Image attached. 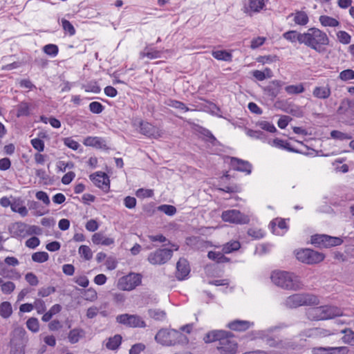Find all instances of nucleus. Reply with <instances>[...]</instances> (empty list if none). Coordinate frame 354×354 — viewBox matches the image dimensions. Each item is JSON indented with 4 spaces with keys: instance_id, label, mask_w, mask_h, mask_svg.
Here are the masks:
<instances>
[{
    "instance_id": "1",
    "label": "nucleus",
    "mask_w": 354,
    "mask_h": 354,
    "mask_svg": "<svg viewBox=\"0 0 354 354\" xmlns=\"http://www.w3.org/2000/svg\"><path fill=\"white\" fill-rule=\"evenodd\" d=\"M303 44L318 53H323L329 44V38L326 32L317 28H308L304 32Z\"/></svg>"
},
{
    "instance_id": "2",
    "label": "nucleus",
    "mask_w": 354,
    "mask_h": 354,
    "mask_svg": "<svg viewBox=\"0 0 354 354\" xmlns=\"http://www.w3.org/2000/svg\"><path fill=\"white\" fill-rule=\"evenodd\" d=\"M270 278L274 285L285 290L296 291L303 287L300 278L293 272L275 270Z\"/></svg>"
},
{
    "instance_id": "3",
    "label": "nucleus",
    "mask_w": 354,
    "mask_h": 354,
    "mask_svg": "<svg viewBox=\"0 0 354 354\" xmlns=\"http://www.w3.org/2000/svg\"><path fill=\"white\" fill-rule=\"evenodd\" d=\"M155 340L166 346L187 344L188 338L182 333L174 329H160L155 336Z\"/></svg>"
},
{
    "instance_id": "4",
    "label": "nucleus",
    "mask_w": 354,
    "mask_h": 354,
    "mask_svg": "<svg viewBox=\"0 0 354 354\" xmlns=\"http://www.w3.org/2000/svg\"><path fill=\"white\" fill-rule=\"evenodd\" d=\"M306 315L309 319L319 321L340 316L342 315V311L337 307L325 306L310 308L308 310Z\"/></svg>"
},
{
    "instance_id": "5",
    "label": "nucleus",
    "mask_w": 354,
    "mask_h": 354,
    "mask_svg": "<svg viewBox=\"0 0 354 354\" xmlns=\"http://www.w3.org/2000/svg\"><path fill=\"white\" fill-rule=\"evenodd\" d=\"M317 301V297L312 295L294 294L286 299L285 304L288 308H294L303 305L313 304Z\"/></svg>"
},
{
    "instance_id": "6",
    "label": "nucleus",
    "mask_w": 354,
    "mask_h": 354,
    "mask_svg": "<svg viewBox=\"0 0 354 354\" xmlns=\"http://www.w3.org/2000/svg\"><path fill=\"white\" fill-rule=\"evenodd\" d=\"M142 276L139 273L131 272L121 277L118 282V288L124 291L134 290L142 283Z\"/></svg>"
},
{
    "instance_id": "7",
    "label": "nucleus",
    "mask_w": 354,
    "mask_h": 354,
    "mask_svg": "<svg viewBox=\"0 0 354 354\" xmlns=\"http://www.w3.org/2000/svg\"><path fill=\"white\" fill-rule=\"evenodd\" d=\"M221 217L224 222L236 225L248 224L250 222L248 215L235 209L223 211Z\"/></svg>"
},
{
    "instance_id": "8",
    "label": "nucleus",
    "mask_w": 354,
    "mask_h": 354,
    "mask_svg": "<svg viewBox=\"0 0 354 354\" xmlns=\"http://www.w3.org/2000/svg\"><path fill=\"white\" fill-rule=\"evenodd\" d=\"M15 335L19 337L18 339L13 337L11 341V349L10 354H24V348L27 339L26 337V332L24 328L19 327L15 330Z\"/></svg>"
},
{
    "instance_id": "9",
    "label": "nucleus",
    "mask_w": 354,
    "mask_h": 354,
    "mask_svg": "<svg viewBox=\"0 0 354 354\" xmlns=\"http://www.w3.org/2000/svg\"><path fill=\"white\" fill-rule=\"evenodd\" d=\"M297 259L305 263L313 264L322 261L324 255L310 249H302L297 252Z\"/></svg>"
},
{
    "instance_id": "10",
    "label": "nucleus",
    "mask_w": 354,
    "mask_h": 354,
    "mask_svg": "<svg viewBox=\"0 0 354 354\" xmlns=\"http://www.w3.org/2000/svg\"><path fill=\"white\" fill-rule=\"evenodd\" d=\"M116 321L123 325L131 328H145L146 322L138 315H129L127 313L119 315L116 317Z\"/></svg>"
},
{
    "instance_id": "11",
    "label": "nucleus",
    "mask_w": 354,
    "mask_h": 354,
    "mask_svg": "<svg viewBox=\"0 0 354 354\" xmlns=\"http://www.w3.org/2000/svg\"><path fill=\"white\" fill-rule=\"evenodd\" d=\"M173 255L171 249H158L148 256V261L153 265L164 264L168 261Z\"/></svg>"
},
{
    "instance_id": "12",
    "label": "nucleus",
    "mask_w": 354,
    "mask_h": 354,
    "mask_svg": "<svg viewBox=\"0 0 354 354\" xmlns=\"http://www.w3.org/2000/svg\"><path fill=\"white\" fill-rule=\"evenodd\" d=\"M232 334L225 336L221 343L217 346V350L220 354H236L238 351V344L232 339Z\"/></svg>"
},
{
    "instance_id": "13",
    "label": "nucleus",
    "mask_w": 354,
    "mask_h": 354,
    "mask_svg": "<svg viewBox=\"0 0 354 354\" xmlns=\"http://www.w3.org/2000/svg\"><path fill=\"white\" fill-rule=\"evenodd\" d=\"M312 243L320 247L328 248L340 245L342 240L339 238L322 234L313 237Z\"/></svg>"
},
{
    "instance_id": "14",
    "label": "nucleus",
    "mask_w": 354,
    "mask_h": 354,
    "mask_svg": "<svg viewBox=\"0 0 354 354\" xmlns=\"http://www.w3.org/2000/svg\"><path fill=\"white\" fill-rule=\"evenodd\" d=\"M140 132L149 138H159L162 137L163 133L157 127L152 125L147 122H141L140 124Z\"/></svg>"
},
{
    "instance_id": "15",
    "label": "nucleus",
    "mask_w": 354,
    "mask_h": 354,
    "mask_svg": "<svg viewBox=\"0 0 354 354\" xmlns=\"http://www.w3.org/2000/svg\"><path fill=\"white\" fill-rule=\"evenodd\" d=\"M272 232L277 236L284 235L288 230V226L285 219L277 218L273 219L269 224Z\"/></svg>"
},
{
    "instance_id": "16",
    "label": "nucleus",
    "mask_w": 354,
    "mask_h": 354,
    "mask_svg": "<svg viewBox=\"0 0 354 354\" xmlns=\"http://www.w3.org/2000/svg\"><path fill=\"white\" fill-rule=\"evenodd\" d=\"M90 179L98 187L104 190L109 189V179L108 176L104 172H97L90 175Z\"/></svg>"
},
{
    "instance_id": "17",
    "label": "nucleus",
    "mask_w": 354,
    "mask_h": 354,
    "mask_svg": "<svg viewBox=\"0 0 354 354\" xmlns=\"http://www.w3.org/2000/svg\"><path fill=\"white\" fill-rule=\"evenodd\" d=\"M283 85V82L279 80H274L271 81L269 84L263 88V90L267 95L270 97L272 99H274L280 93L281 87Z\"/></svg>"
},
{
    "instance_id": "18",
    "label": "nucleus",
    "mask_w": 354,
    "mask_h": 354,
    "mask_svg": "<svg viewBox=\"0 0 354 354\" xmlns=\"http://www.w3.org/2000/svg\"><path fill=\"white\" fill-rule=\"evenodd\" d=\"M28 224L23 222L15 223L10 227V233L12 236L24 239L28 236Z\"/></svg>"
},
{
    "instance_id": "19",
    "label": "nucleus",
    "mask_w": 354,
    "mask_h": 354,
    "mask_svg": "<svg viewBox=\"0 0 354 354\" xmlns=\"http://www.w3.org/2000/svg\"><path fill=\"white\" fill-rule=\"evenodd\" d=\"M11 209L12 212L18 213L21 216L25 217L28 214V210L24 205V201L19 197H12Z\"/></svg>"
},
{
    "instance_id": "20",
    "label": "nucleus",
    "mask_w": 354,
    "mask_h": 354,
    "mask_svg": "<svg viewBox=\"0 0 354 354\" xmlns=\"http://www.w3.org/2000/svg\"><path fill=\"white\" fill-rule=\"evenodd\" d=\"M231 166L234 169L245 172L246 174H250L252 171V165L249 162L237 158H232Z\"/></svg>"
},
{
    "instance_id": "21",
    "label": "nucleus",
    "mask_w": 354,
    "mask_h": 354,
    "mask_svg": "<svg viewBox=\"0 0 354 354\" xmlns=\"http://www.w3.org/2000/svg\"><path fill=\"white\" fill-rule=\"evenodd\" d=\"M228 335H230V332L223 330H214L209 331L204 336L203 341L207 344L218 341V344H220L221 340Z\"/></svg>"
},
{
    "instance_id": "22",
    "label": "nucleus",
    "mask_w": 354,
    "mask_h": 354,
    "mask_svg": "<svg viewBox=\"0 0 354 354\" xmlns=\"http://www.w3.org/2000/svg\"><path fill=\"white\" fill-rule=\"evenodd\" d=\"M254 323L246 321V320H240V319H235L230 322H229L227 325V328H229L230 330L239 331V332H243L245 331L246 330L249 329L252 326H253Z\"/></svg>"
},
{
    "instance_id": "23",
    "label": "nucleus",
    "mask_w": 354,
    "mask_h": 354,
    "mask_svg": "<svg viewBox=\"0 0 354 354\" xmlns=\"http://www.w3.org/2000/svg\"><path fill=\"white\" fill-rule=\"evenodd\" d=\"M176 277L179 280L184 279L189 273V263L185 259L180 258L176 263Z\"/></svg>"
},
{
    "instance_id": "24",
    "label": "nucleus",
    "mask_w": 354,
    "mask_h": 354,
    "mask_svg": "<svg viewBox=\"0 0 354 354\" xmlns=\"http://www.w3.org/2000/svg\"><path fill=\"white\" fill-rule=\"evenodd\" d=\"M348 349L346 346L317 348L313 350V354H346Z\"/></svg>"
},
{
    "instance_id": "25",
    "label": "nucleus",
    "mask_w": 354,
    "mask_h": 354,
    "mask_svg": "<svg viewBox=\"0 0 354 354\" xmlns=\"http://www.w3.org/2000/svg\"><path fill=\"white\" fill-rule=\"evenodd\" d=\"M292 17L296 25L304 26L309 22L308 14L302 10H296L288 15V18Z\"/></svg>"
},
{
    "instance_id": "26",
    "label": "nucleus",
    "mask_w": 354,
    "mask_h": 354,
    "mask_svg": "<svg viewBox=\"0 0 354 354\" xmlns=\"http://www.w3.org/2000/svg\"><path fill=\"white\" fill-rule=\"evenodd\" d=\"M264 6V0H250L248 6L245 8L244 12L250 15H252L253 12H260Z\"/></svg>"
},
{
    "instance_id": "27",
    "label": "nucleus",
    "mask_w": 354,
    "mask_h": 354,
    "mask_svg": "<svg viewBox=\"0 0 354 354\" xmlns=\"http://www.w3.org/2000/svg\"><path fill=\"white\" fill-rule=\"evenodd\" d=\"M91 240L95 245L108 246L114 243V239L113 238L107 237L101 232H97L93 234Z\"/></svg>"
},
{
    "instance_id": "28",
    "label": "nucleus",
    "mask_w": 354,
    "mask_h": 354,
    "mask_svg": "<svg viewBox=\"0 0 354 354\" xmlns=\"http://www.w3.org/2000/svg\"><path fill=\"white\" fill-rule=\"evenodd\" d=\"M86 332L81 328H75L71 330L68 334V339L70 343L75 344L81 339L85 337Z\"/></svg>"
},
{
    "instance_id": "29",
    "label": "nucleus",
    "mask_w": 354,
    "mask_h": 354,
    "mask_svg": "<svg viewBox=\"0 0 354 354\" xmlns=\"http://www.w3.org/2000/svg\"><path fill=\"white\" fill-rule=\"evenodd\" d=\"M83 144L86 146L93 147L97 148H104L106 147V144L104 140L100 137L97 136H88L86 137L83 142Z\"/></svg>"
},
{
    "instance_id": "30",
    "label": "nucleus",
    "mask_w": 354,
    "mask_h": 354,
    "mask_svg": "<svg viewBox=\"0 0 354 354\" xmlns=\"http://www.w3.org/2000/svg\"><path fill=\"white\" fill-rule=\"evenodd\" d=\"M283 38L287 41L295 43L298 41L300 44H303L304 32H298L296 30H288L283 34Z\"/></svg>"
},
{
    "instance_id": "31",
    "label": "nucleus",
    "mask_w": 354,
    "mask_h": 354,
    "mask_svg": "<svg viewBox=\"0 0 354 354\" xmlns=\"http://www.w3.org/2000/svg\"><path fill=\"white\" fill-rule=\"evenodd\" d=\"M331 91L328 86H316L313 91L314 97L325 100L330 95Z\"/></svg>"
},
{
    "instance_id": "32",
    "label": "nucleus",
    "mask_w": 354,
    "mask_h": 354,
    "mask_svg": "<svg viewBox=\"0 0 354 354\" xmlns=\"http://www.w3.org/2000/svg\"><path fill=\"white\" fill-rule=\"evenodd\" d=\"M122 336L120 335H115L108 338L105 342V346L109 350H116L119 348L122 343Z\"/></svg>"
},
{
    "instance_id": "33",
    "label": "nucleus",
    "mask_w": 354,
    "mask_h": 354,
    "mask_svg": "<svg viewBox=\"0 0 354 354\" xmlns=\"http://www.w3.org/2000/svg\"><path fill=\"white\" fill-rule=\"evenodd\" d=\"M160 55L161 52L160 50L149 48V46L145 47L144 50L140 53V57L141 59L146 57L150 59H153L160 57Z\"/></svg>"
},
{
    "instance_id": "34",
    "label": "nucleus",
    "mask_w": 354,
    "mask_h": 354,
    "mask_svg": "<svg viewBox=\"0 0 354 354\" xmlns=\"http://www.w3.org/2000/svg\"><path fill=\"white\" fill-rule=\"evenodd\" d=\"M269 144L272 147L286 149L288 151H296L293 148L291 147L289 142L280 138H277L272 141H269Z\"/></svg>"
},
{
    "instance_id": "35",
    "label": "nucleus",
    "mask_w": 354,
    "mask_h": 354,
    "mask_svg": "<svg viewBox=\"0 0 354 354\" xmlns=\"http://www.w3.org/2000/svg\"><path fill=\"white\" fill-rule=\"evenodd\" d=\"M212 55L217 60L230 62L232 59L231 53L225 50H213Z\"/></svg>"
},
{
    "instance_id": "36",
    "label": "nucleus",
    "mask_w": 354,
    "mask_h": 354,
    "mask_svg": "<svg viewBox=\"0 0 354 354\" xmlns=\"http://www.w3.org/2000/svg\"><path fill=\"white\" fill-rule=\"evenodd\" d=\"M320 24L325 27H337L339 26V22L335 18L327 15H322L319 18Z\"/></svg>"
},
{
    "instance_id": "37",
    "label": "nucleus",
    "mask_w": 354,
    "mask_h": 354,
    "mask_svg": "<svg viewBox=\"0 0 354 354\" xmlns=\"http://www.w3.org/2000/svg\"><path fill=\"white\" fill-rule=\"evenodd\" d=\"M286 92L289 95H297L304 92V84L288 85L285 87Z\"/></svg>"
},
{
    "instance_id": "38",
    "label": "nucleus",
    "mask_w": 354,
    "mask_h": 354,
    "mask_svg": "<svg viewBox=\"0 0 354 354\" xmlns=\"http://www.w3.org/2000/svg\"><path fill=\"white\" fill-rule=\"evenodd\" d=\"M12 314V308L10 302L3 301L0 304V315L7 319Z\"/></svg>"
},
{
    "instance_id": "39",
    "label": "nucleus",
    "mask_w": 354,
    "mask_h": 354,
    "mask_svg": "<svg viewBox=\"0 0 354 354\" xmlns=\"http://www.w3.org/2000/svg\"><path fill=\"white\" fill-rule=\"evenodd\" d=\"M207 257L209 259L213 260L218 263L229 261V259L225 257L223 253L220 252L210 251L208 252Z\"/></svg>"
},
{
    "instance_id": "40",
    "label": "nucleus",
    "mask_w": 354,
    "mask_h": 354,
    "mask_svg": "<svg viewBox=\"0 0 354 354\" xmlns=\"http://www.w3.org/2000/svg\"><path fill=\"white\" fill-rule=\"evenodd\" d=\"M240 247L241 244L238 241H231L223 246L222 251L223 253L229 254L238 250Z\"/></svg>"
},
{
    "instance_id": "41",
    "label": "nucleus",
    "mask_w": 354,
    "mask_h": 354,
    "mask_svg": "<svg viewBox=\"0 0 354 354\" xmlns=\"http://www.w3.org/2000/svg\"><path fill=\"white\" fill-rule=\"evenodd\" d=\"M148 314L150 317L158 321L164 320L167 316L165 311L160 309H149Z\"/></svg>"
},
{
    "instance_id": "42",
    "label": "nucleus",
    "mask_w": 354,
    "mask_h": 354,
    "mask_svg": "<svg viewBox=\"0 0 354 354\" xmlns=\"http://www.w3.org/2000/svg\"><path fill=\"white\" fill-rule=\"evenodd\" d=\"M17 116L18 118L21 116H27L30 114V106L28 103L26 102H21L19 103L17 105Z\"/></svg>"
},
{
    "instance_id": "43",
    "label": "nucleus",
    "mask_w": 354,
    "mask_h": 354,
    "mask_svg": "<svg viewBox=\"0 0 354 354\" xmlns=\"http://www.w3.org/2000/svg\"><path fill=\"white\" fill-rule=\"evenodd\" d=\"M0 275L8 279L19 278V274L14 270H8L2 263H0Z\"/></svg>"
},
{
    "instance_id": "44",
    "label": "nucleus",
    "mask_w": 354,
    "mask_h": 354,
    "mask_svg": "<svg viewBox=\"0 0 354 354\" xmlns=\"http://www.w3.org/2000/svg\"><path fill=\"white\" fill-rule=\"evenodd\" d=\"M42 50L44 53H46V55H48L52 57H56L59 53L58 46L57 45L53 44H49L47 45H45L43 47Z\"/></svg>"
},
{
    "instance_id": "45",
    "label": "nucleus",
    "mask_w": 354,
    "mask_h": 354,
    "mask_svg": "<svg viewBox=\"0 0 354 354\" xmlns=\"http://www.w3.org/2000/svg\"><path fill=\"white\" fill-rule=\"evenodd\" d=\"M165 104L169 106L183 110L185 112L189 110L184 103L176 100L169 99L165 102Z\"/></svg>"
},
{
    "instance_id": "46",
    "label": "nucleus",
    "mask_w": 354,
    "mask_h": 354,
    "mask_svg": "<svg viewBox=\"0 0 354 354\" xmlns=\"http://www.w3.org/2000/svg\"><path fill=\"white\" fill-rule=\"evenodd\" d=\"M49 255L46 252H37L32 254V260L37 263H44L48 260Z\"/></svg>"
},
{
    "instance_id": "47",
    "label": "nucleus",
    "mask_w": 354,
    "mask_h": 354,
    "mask_svg": "<svg viewBox=\"0 0 354 354\" xmlns=\"http://www.w3.org/2000/svg\"><path fill=\"white\" fill-rule=\"evenodd\" d=\"M79 254L85 260L88 261L93 257V252L91 248L87 245H81L78 250Z\"/></svg>"
},
{
    "instance_id": "48",
    "label": "nucleus",
    "mask_w": 354,
    "mask_h": 354,
    "mask_svg": "<svg viewBox=\"0 0 354 354\" xmlns=\"http://www.w3.org/2000/svg\"><path fill=\"white\" fill-rule=\"evenodd\" d=\"M27 328L33 333H37L39 330V323L37 318H29L26 322Z\"/></svg>"
},
{
    "instance_id": "49",
    "label": "nucleus",
    "mask_w": 354,
    "mask_h": 354,
    "mask_svg": "<svg viewBox=\"0 0 354 354\" xmlns=\"http://www.w3.org/2000/svg\"><path fill=\"white\" fill-rule=\"evenodd\" d=\"M330 136L333 139L339 140H350L352 138L351 135L337 130L332 131L330 132Z\"/></svg>"
},
{
    "instance_id": "50",
    "label": "nucleus",
    "mask_w": 354,
    "mask_h": 354,
    "mask_svg": "<svg viewBox=\"0 0 354 354\" xmlns=\"http://www.w3.org/2000/svg\"><path fill=\"white\" fill-rule=\"evenodd\" d=\"M337 37L339 41L344 44H348L351 42V35L344 30H340L337 33Z\"/></svg>"
},
{
    "instance_id": "51",
    "label": "nucleus",
    "mask_w": 354,
    "mask_h": 354,
    "mask_svg": "<svg viewBox=\"0 0 354 354\" xmlns=\"http://www.w3.org/2000/svg\"><path fill=\"white\" fill-rule=\"evenodd\" d=\"M62 26L64 31L68 32L69 35L72 36L75 34V29L69 21L65 19H62Z\"/></svg>"
},
{
    "instance_id": "52",
    "label": "nucleus",
    "mask_w": 354,
    "mask_h": 354,
    "mask_svg": "<svg viewBox=\"0 0 354 354\" xmlns=\"http://www.w3.org/2000/svg\"><path fill=\"white\" fill-rule=\"evenodd\" d=\"M258 126L263 130L267 131L270 133H274L277 131V129L274 125L268 121H260L258 122Z\"/></svg>"
},
{
    "instance_id": "53",
    "label": "nucleus",
    "mask_w": 354,
    "mask_h": 354,
    "mask_svg": "<svg viewBox=\"0 0 354 354\" xmlns=\"http://www.w3.org/2000/svg\"><path fill=\"white\" fill-rule=\"evenodd\" d=\"M15 284L10 281H6L5 283L2 284V287L1 288V290L3 293L9 295L11 294L15 289Z\"/></svg>"
},
{
    "instance_id": "54",
    "label": "nucleus",
    "mask_w": 354,
    "mask_h": 354,
    "mask_svg": "<svg viewBox=\"0 0 354 354\" xmlns=\"http://www.w3.org/2000/svg\"><path fill=\"white\" fill-rule=\"evenodd\" d=\"M158 209L164 212L169 216H173L176 212V209L174 206L170 205H162L158 207Z\"/></svg>"
},
{
    "instance_id": "55",
    "label": "nucleus",
    "mask_w": 354,
    "mask_h": 354,
    "mask_svg": "<svg viewBox=\"0 0 354 354\" xmlns=\"http://www.w3.org/2000/svg\"><path fill=\"white\" fill-rule=\"evenodd\" d=\"M248 234L255 239H259L264 236L265 233L261 229L250 228L248 231Z\"/></svg>"
},
{
    "instance_id": "56",
    "label": "nucleus",
    "mask_w": 354,
    "mask_h": 354,
    "mask_svg": "<svg viewBox=\"0 0 354 354\" xmlns=\"http://www.w3.org/2000/svg\"><path fill=\"white\" fill-rule=\"evenodd\" d=\"M89 109L92 113L99 114L102 112L104 106L98 102H92L89 104Z\"/></svg>"
},
{
    "instance_id": "57",
    "label": "nucleus",
    "mask_w": 354,
    "mask_h": 354,
    "mask_svg": "<svg viewBox=\"0 0 354 354\" xmlns=\"http://www.w3.org/2000/svg\"><path fill=\"white\" fill-rule=\"evenodd\" d=\"M272 248V245L270 243H262L257 247L256 251L260 254H266L270 252Z\"/></svg>"
},
{
    "instance_id": "58",
    "label": "nucleus",
    "mask_w": 354,
    "mask_h": 354,
    "mask_svg": "<svg viewBox=\"0 0 354 354\" xmlns=\"http://www.w3.org/2000/svg\"><path fill=\"white\" fill-rule=\"evenodd\" d=\"M339 78L343 81H348L354 79V71L347 69L342 71L339 73Z\"/></svg>"
},
{
    "instance_id": "59",
    "label": "nucleus",
    "mask_w": 354,
    "mask_h": 354,
    "mask_svg": "<svg viewBox=\"0 0 354 354\" xmlns=\"http://www.w3.org/2000/svg\"><path fill=\"white\" fill-rule=\"evenodd\" d=\"M30 142L33 148L39 152H41L44 150V142L41 139L34 138L31 140Z\"/></svg>"
},
{
    "instance_id": "60",
    "label": "nucleus",
    "mask_w": 354,
    "mask_h": 354,
    "mask_svg": "<svg viewBox=\"0 0 354 354\" xmlns=\"http://www.w3.org/2000/svg\"><path fill=\"white\" fill-rule=\"evenodd\" d=\"M73 281L83 288H86L89 284L88 279L84 275L77 276L73 278Z\"/></svg>"
},
{
    "instance_id": "61",
    "label": "nucleus",
    "mask_w": 354,
    "mask_h": 354,
    "mask_svg": "<svg viewBox=\"0 0 354 354\" xmlns=\"http://www.w3.org/2000/svg\"><path fill=\"white\" fill-rule=\"evenodd\" d=\"M63 141L66 146L73 150H77L80 147V145L77 141L70 137L65 138Z\"/></svg>"
},
{
    "instance_id": "62",
    "label": "nucleus",
    "mask_w": 354,
    "mask_h": 354,
    "mask_svg": "<svg viewBox=\"0 0 354 354\" xmlns=\"http://www.w3.org/2000/svg\"><path fill=\"white\" fill-rule=\"evenodd\" d=\"M153 195V191L152 189L140 188L136 192V196L140 198H150Z\"/></svg>"
},
{
    "instance_id": "63",
    "label": "nucleus",
    "mask_w": 354,
    "mask_h": 354,
    "mask_svg": "<svg viewBox=\"0 0 354 354\" xmlns=\"http://www.w3.org/2000/svg\"><path fill=\"white\" fill-rule=\"evenodd\" d=\"M55 292V288L52 286L41 288L38 291V295L42 297H48Z\"/></svg>"
},
{
    "instance_id": "64",
    "label": "nucleus",
    "mask_w": 354,
    "mask_h": 354,
    "mask_svg": "<svg viewBox=\"0 0 354 354\" xmlns=\"http://www.w3.org/2000/svg\"><path fill=\"white\" fill-rule=\"evenodd\" d=\"M39 244L40 241L36 236H32L31 238L28 239L25 243L26 246L30 249L36 248Z\"/></svg>"
}]
</instances>
